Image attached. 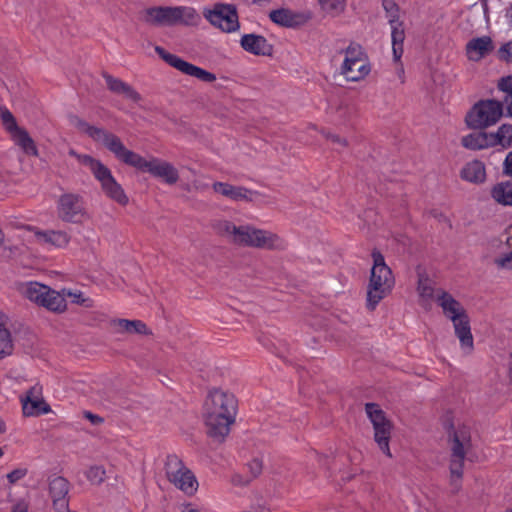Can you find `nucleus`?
<instances>
[{
  "label": "nucleus",
  "mask_w": 512,
  "mask_h": 512,
  "mask_svg": "<svg viewBox=\"0 0 512 512\" xmlns=\"http://www.w3.org/2000/svg\"><path fill=\"white\" fill-rule=\"evenodd\" d=\"M72 124L78 131L105 147L120 162L141 172H147L168 185H174L178 182L179 172L172 163L153 156L146 159L128 149L117 135L103 128L92 126L77 117L72 119Z\"/></svg>",
  "instance_id": "obj_1"
},
{
  "label": "nucleus",
  "mask_w": 512,
  "mask_h": 512,
  "mask_svg": "<svg viewBox=\"0 0 512 512\" xmlns=\"http://www.w3.org/2000/svg\"><path fill=\"white\" fill-rule=\"evenodd\" d=\"M238 401L229 391L213 388L208 391L203 404V418L208 434L216 439H224L235 423Z\"/></svg>",
  "instance_id": "obj_2"
},
{
  "label": "nucleus",
  "mask_w": 512,
  "mask_h": 512,
  "mask_svg": "<svg viewBox=\"0 0 512 512\" xmlns=\"http://www.w3.org/2000/svg\"><path fill=\"white\" fill-rule=\"evenodd\" d=\"M214 229L236 245L263 250H282L286 247L285 240L277 233L252 225L236 226L228 220H220L214 224Z\"/></svg>",
  "instance_id": "obj_3"
},
{
  "label": "nucleus",
  "mask_w": 512,
  "mask_h": 512,
  "mask_svg": "<svg viewBox=\"0 0 512 512\" xmlns=\"http://www.w3.org/2000/svg\"><path fill=\"white\" fill-rule=\"evenodd\" d=\"M436 302L443 315L452 322L455 336L459 340L462 351L470 354L474 349V339L466 309L450 293L443 290L437 292Z\"/></svg>",
  "instance_id": "obj_4"
},
{
  "label": "nucleus",
  "mask_w": 512,
  "mask_h": 512,
  "mask_svg": "<svg viewBox=\"0 0 512 512\" xmlns=\"http://www.w3.org/2000/svg\"><path fill=\"white\" fill-rule=\"evenodd\" d=\"M448 447L450 450V483L457 490L463 477L464 461L471 448L470 429L460 421H453L446 426Z\"/></svg>",
  "instance_id": "obj_5"
},
{
  "label": "nucleus",
  "mask_w": 512,
  "mask_h": 512,
  "mask_svg": "<svg viewBox=\"0 0 512 512\" xmlns=\"http://www.w3.org/2000/svg\"><path fill=\"white\" fill-rule=\"evenodd\" d=\"M69 155L74 157L79 164L89 168L107 198L121 206H126L129 203V198L124 189L115 179L109 167L103 162L91 155L80 154L74 149L69 150Z\"/></svg>",
  "instance_id": "obj_6"
},
{
  "label": "nucleus",
  "mask_w": 512,
  "mask_h": 512,
  "mask_svg": "<svg viewBox=\"0 0 512 512\" xmlns=\"http://www.w3.org/2000/svg\"><path fill=\"white\" fill-rule=\"evenodd\" d=\"M373 266L367 286V308L374 310L376 306L387 297L395 284L392 270L385 263L383 255L374 251L372 253Z\"/></svg>",
  "instance_id": "obj_7"
},
{
  "label": "nucleus",
  "mask_w": 512,
  "mask_h": 512,
  "mask_svg": "<svg viewBox=\"0 0 512 512\" xmlns=\"http://www.w3.org/2000/svg\"><path fill=\"white\" fill-rule=\"evenodd\" d=\"M344 59L340 73L347 81L358 82L371 72V65L363 48L356 43H350L343 51Z\"/></svg>",
  "instance_id": "obj_8"
},
{
  "label": "nucleus",
  "mask_w": 512,
  "mask_h": 512,
  "mask_svg": "<svg viewBox=\"0 0 512 512\" xmlns=\"http://www.w3.org/2000/svg\"><path fill=\"white\" fill-rule=\"evenodd\" d=\"M365 411L373 426L375 443L385 456L392 458L393 455L390 450V439L393 431L392 422L378 404L367 403Z\"/></svg>",
  "instance_id": "obj_9"
},
{
  "label": "nucleus",
  "mask_w": 512,
  "mask_h": 512,
  "mask_svg": "<svg viewBox=\"0 0 512 512\" xmlns=\"http://www.w3.org/2000/svg\"><path fill=\"white\" fill-rule=\"evenodd\" d=\"M502 114L503 108L499 101H480L467 113L465 122L472 129H483L498 122Z\"/></svg>",
  "instance_id": "obj_10"
},
{
  "label": "nucleus",
  "mask_w": 512,
  "mask_h": 512,
  "mask_svg": "<svg viewBox=\"0 0 512 512\" xmlns=\"http://www.w3.org/2000/svg\"><path fill=\"white\" fill-rule=\"evenodd\" d=\"M203 16L212 26L225 33H233L240 28L237 9L232 4L216 3L211 8L206 7Z\"/></svg>",
  "instance_id": "obj_11"
},
{
  "label": "nucleus",
  "mask_w": 512,
  "mask_h": 512,
  "mask_svg": "<svg viewBox=\"0 0 512 512\" xmlns=\"http://www.w3.org/2000/svg\"><path fill=\"white\" fill-rule=\"evenodd\" d=\"M166 475L169 481L186 495H193L198 490V481L194 474L184 466L176 456H168L166 461Z\"/></svg>",
  "instance_id": "obj_12"
},
{
  "label": "nucleus",
  "mask_w": 512,
  "mask_h": 512,
  "mask_svg": "<svg viewBox=\"0 0 512 512\" xmlns=\"http://www.w3.org/2000/svg\"><path fill=\"white\" fill-rule=\"evenodd\" d=\"M155 51L167 64L185 75L194 77L205 83H213L217 79L214 73L187 62L177 55L167 52L160 46H156Z\"/></svg>",
  "instance_id": "obj_13"
},
{
  "label": "nucleus",
  "mask_w": 512,
  "mask_h": 512,
  "mask_svg": "<svg viewBox=\"0 0 512 512\" xmlns=\"http://www.w3.org/2000/svg\"><path fill=\"white\" fill-rule=\"evenodd\" d=\"M58 216L65 222L79 223L88 217L81 196L77 194H64L58 200Z\"/></svg>",
  "instance_id": "obj_14"
},
{
  "label": "nucleus",
  "mask_w": 512,
  "mask_h": 512,
  "mask_svg": "<svg viewBox=\"0 0 512 512\" xmlns=\"http://www.w3.org/2000/svg\"><path fill=\"white\" fill-rule=\"evenodd\" d=\"M241 48L249 54L255 56H270L273 52V46L267 39L259 34H243L240 39Z\"/></svg>",
  "instance_id": "obj_15"
},
{
  "label": "nucleus",
  "mask_w": 512,
  "mask_h": 512,
  "mask_svg": "<svg viewBox=\"0 0 512 512\" xmlns=\"http://www.w3.org/2000/svg\"><path fill=\"white\" fill-rule=\"evenodd\" d=\"M144 23L154 26H173V6H154L141 13Z\"/></svg>",
  "instance_id": "obj_16"
},
{
  "label": "nucleus",
  "mask_w": 512,
  "mask_h": 512,
  "mask_svg": "<svg viewBox=\"0 0 512 512\" xmlns=\"http://www.w3.org/2000/svg\"><path fill=\"white\" fill-rule=\"evenodd\" d=\"M69 483L60 476L54 477L49 482V493L53 506L57 512H65L68 508Z\"/></svg>",
  "instance_id": "obj_17"
},
{
  "label": "nucleus",
  "mask_w": 512,
  "mask_h": 512,
  "mask_svg": "<svg viewBox=\"0 0 512 512\" xmlns=\"http://www.w3.org/2000/svg\"><path fill=\"white\" fill-rule=\"evenodd\" d=\"M495 46L489 36L475 37L469 40L465 47L468 60L478 62L489 55Z\"/></svg>",
  "instance_id": "obj_18"
},
{
  "label": "nucleus",
  "mask_w": 512,
  "mask_h": 512,
  "mask_svg": "<svg viewBox=\"0 0 512 512\" xmlns=\"http://www.w3.org/2000/svg\"><path fill=\"white\" fill-rule=\"evenodd\" d=\"M213 190L233 201H255L258 193L241 186H234L224 182H215Z\"/></svg>",
  "instance_id": "obj_19"
},
{
  "label": "nucleus",
  "mask_w": 512,
  "mask_h": 512,
  "mask_svg": "<svg viewBox=\"0 0 512 512\" xmlns=\"http://www.w3.org/2000/svg\"><path fill=\"white\" fill-rule=\"evenodd\" d=\"M22 409L26 416H38L50 411L49 405L40 396L38 387H32L22 399Z\"/></svg>",
  "instance_id": "obj_20"
},
{
  "label": "nucleus",
  "mask_w": 512,
  "mask_h": 512,
  "mask_svg": "<svg viewBox=\"0 0 512 512\" xmlns=\"http://www.w3.org/2000/svg\"><path fill=\"white\" fill-rule=\"evenodd\" d=\"M36 241L45 247L64 248L70 242V236L65 231L60 230H38L32 229Z\"/></svg>",
  "instance_id": "obj_21"
},
{
  "label": "nucleus",
  "mask_w": 512,
  "mask_h": 512,
  "mask_svg": "<svg viewBox=\"0 0 512 512\" xmlns=\"http://www.w3.org/2000/svg\"><path fill=\"white\" fill-rule=\"evenodd\" d=\"M460 178L472 184H482L486 180V167L480 160H471L463 165Z\"/></svg>",
  "instance_id": "obj_22"
},
{
  "label": "nucleus",
  "mask_w": 512,
  "mask_h": 512,
  "mask_svg": "<svg viewBox=\"0 0 512 512\" xmlns=\"http://www.w3.org/2000/svg\"><path fill=\"white\" fill-rule=\"evenodd\" d=\"M201 16L192 6H173V26H196L200 23Z\"/></svg>",
  "instance_id": "obj_23"
},
{
  "label": "nucleus",
  "mask_w": 512,
  "mask_h": 512,
  "mask_svg": "<svg viewBox=\"0 0 512 512\" xmlns=\"http://www.w3.org/2000/svg\"><path fill=\"white\" fill-rule=\"evenodd\" d=\"M112 326L116 333L126 335H148L150 331L146 324L141 320L115 319Z\"/></svg>",
  "instance_id": "obj_24"
},
{
  "label": "nucleus",
  "mask_w": 512,
  "mask_h": 512,
  "mask_svg": "<svg viewBox=\"0 0 512 512\" xmlns=\"http://www.w3.org/2000/svg\"><path fill=\"white\" fill-rule=\"evenodd\" d=\"M490 196L499 205L512 206V181L505 180L492 185Z\"/></svg>",
  "instance_id": "obj_25"
},
{
  "label": "nucleus",
  "mask_w": 512,
  "mask_h": 512,
  "mask_svg": "<svg viewBox=\"0 0 512 512\" xmlns=\"http://www.w3.org/2000/svg\"><path fill=\"white\" fill-rule=\"evenodd\" d=\"M494 138L490 135V133L486 132H476L465 135L461 139V144L463 147L470 150H481L488 147H492V140Z\"/></svg>",
  "instance_id": "obj_26"
},
{
  "label": "nucleus",
  "mask_w": 512,
  "mask_h": 512,
  "mask_svg": "<svg viewBox=\"0 0 512 512\" xmlns=\"http://www.w3.org/2000/svg\"><path fill=\"white\" fill-rule=\"evenodd\" d=\"M64 292L65 289H63L61 292H58L48 287V293L45 294L43 297V302H41L39 305L53 312H64L67 308Z\"/></svg>",
  "instance_id": "obj_27"
},
{
  "label": "nucleus",
  "mask_w": 512,
  "mask_h": 512,
  "mask_svg": "<svg viewBox=\"0 0 512 512\" xmlns=\"http://www.w3.org/2000/svg\"><path fill=\"white\" fill-rule=\"evenodd\" d=\"M10 137L14 143L23 150L25 154L35 157L38 156L39 153L37 146L25 129L19 128L14 133H12Z\"/></svg>",
  "instance_id": "obj_28"
},
{
  "label": "nucleus",
  "mask_w": 512,
  "mask_h": 512,
  "mask_svg": "<svg viewBox=\"0 0 512 512\" xmlns=\"http://www.w3.org/2000/svg\"><path fill=\"white\" fill-rule=\"evenodd\" d=\"M391 26V38H392V52L393 59L395 62H400L403 55V43L405 40V31L402 22L390 24Z\"/></svg>",
  "instance_id": "obj_29"
},
{
  "label": "nucleus",
  "mask_w": 512,
  "mask_h": 512,
  "mask_svg": "<svg viewBox=\"0 0 512 512\" xmlns=\"http://www.w3.org/2000/svg\"><path fill=\"white\" fill-rule=\"evenodd\" d=\"M21 293L30 301L40 304L48 293V286L38 282H27L22 285Z\"/></svg>",
  "instance_id": "obj_30"
},
{
  "label": "nucleus",
  "mask_w": 512,
  "mask_h": 512,
  "mask_svg": "<svg viewBox=\"0 0 512 512\" xmlns=\"http://www.w3.org/2000/svg\"><path fill=\"white\" fill-rule=\"evenodd\" d=\"M494 138L492 146L501 145L503 148H507L512 145V125L503 124L501 125L496 133H490Z\"/></svg>",
  "instance_id": "obj_31"
},
{
  "label": "nucleus",
  "mask_w": 512,
  "mask_h": 512,
  "mask_svg": "<svg viewBox=\"0 0 512 512\" xmlns=\"http://www.w3.org/2000/svg\"><path fill=\"white\" fill-rule=\"evenodd\" d=\"M13 352V341L11 333L6 324L0 321V359H3Z\"/></svg>",
  "instance_id": "obj_32"
},
{
  "label": "nucleus",
  "mask_w": 512,
  "mask_h": 512,
  "mask_svg": "<svg viewBox=\"0 0 512 512\" xmlns=\"http://www.w3.org/2000/svg\"><path fill=\"white\" fill-rule=\"evenodd\" d=\"M318 3L321 10L331 17L341 15L346 7L345 0H318Z\"/></svg>",
  "instance_id": "obj_33"
},
{
  "label": "nucleus",
  "mask_w": 512,
  "mask_h": 512,
  "mask_svg": "<svg viewBox=\"0 0 512 512\" xmlns=\"http://www.w3.org/2000/svg\"><path fill=\"white\" fill-rule=\"evenodd\" d=\"M418 295L424 300H430L434 295V288L432 281L424 274L418 275V285H417Z\"/></svg>",
  "instance_id": "obj_34"
},
{
  "label": "nucleus",
  "mask_w": 512,
  "mask_h": 512,
  "mask_svg": "<svg viewBox=\"0 0 512 512\" xmlns=\"http://www.w3.org/2000/svg\"><path fill=\"white\" fill-rule=\"evenodd\" d=\"M269 16L274 23L284 27H291L294 24V15L286 9L273 10Z\"/></svg>",
  "instance_id": "obj_35"
},
{
  "label": "nucleus",
  "mask_w": 512,
  "mask_h": 512,
  "mask_svg": "<svg viewBox=\"0 0 512 512\" xmlns=\"http://www.w3.org/2000/svg\"><path fill=\"white\" fill-rule=\"evenodd\" d=\"M86 478L94 485L101 484L106 477V471L103 466L94 465L87 469Z\"/></svg>",
  "instance_id": "obj_36"
},
{
  "label": "nucleus",
  "mask_w": 512,
  "mask_h": 512,
  "mask_svg": "<svg viewBox=\"0 0 512 512\" xmlns=\"http://www.w3.org/2000/svg\"><path fill=\"white\" fill-rule=\"evenodd\" d=\"M382 6L385 10L389 24L401 22L399 20V7L394 0H383Z\"/></svg>",
  "instance_id": "obj_37"
},
{
  "label": "nucleus",
  "mask_w": 512,
  "mask_h": 512,
  "mask_svg": "<svg viewBox=\"0 0 512 512\" xmlns=\"http://www.w3.org/2000/svg\"><path fill=\"white\" fill-rule=\"evenodd\" d=\"M70 297L72 303L86 307L91 308L93 307V300L89 297H86L84 293L81 291H71V290H65L64 292V298Z\"/></svg>",
  "instance_id": "obj_38"
},
{
  "label": "nucleus",
  "mask_w": 512,
  "mask_h": 512,
  "mask_svg": "<svg viewBox=\"0 0 512 512\" xmlns=\"http://www.w3.org/2000/svg\"><path fill=\"white\" fill-rule=\"evenodd\" d=\"M0 116H1L2 124L5 128V130L10 135L20 128L17 125L15 117L12 115V113L7 108L0 109Z\"/></svg>",
  "instance_id": "obj_39"
},
{
  "label": "nucleus",
  "mask_w": 512,
  "mask_h": 512,
  "mask_svg": "<svg viewBox=\"0 0 512 512\" xmlns=\"http://www.w3.org/2000/svg\"><path fill=\"white\" fill-rule=\"evenodd\" d=\"M104 79L109 90L116 94H120L126 84V82L122 81L121 79L115 78L108 74L104 75Z\"/></svg>",
  "instance_id": "obj_40"
},
{
  "label": "nucleus",
  "mask_w": 512,
  "mask_h": 512,
  "mask_svg": "<svg viewBox=\"0 0 512 512\" xmlns=\"http://www.w3.org/2000/svg\"><path fill=\"white\" fill-rule=\"evenodd\" d=\"M494 263L499 269L512 270V251L499 255Z\"/></svg>",
  "instance_id": "obj_41"
},
{
  "label": "nucleus",
  "mask_w": 512,
  "mask_h": 512,
  "mask_svg": "<svg viewBox=\"0 0 512 512\" xmlns=\"http://www.w3.org/2000/svg\"><path fill=\"white\" fill-rule=\"evenodd\" d=\"M248 471L250 472V479L259 476L263 469V463L260 459L255 458L247 464Z\"/></svg>",
  "instance_id": "obj_42"
},
{
  "label": "nucleus",
  "mask_w": 512,
  "mask_h": 512,
  "mask_svg": "<svg viewBox=\"0 0 512 512\" xmlns=\"http://www.w3.org/2000/svg\"><path fill=\"white\" fill-rule=\"evenodd\" d=\"M120 94L135 103L140 102L142 99L141 95L128 83L125 84Z\"/></svg>",
  "instance_id": "obj_43"
},
{
  "label": "nucleus",
  "mask_w": 512,
  "mask_h": 512,
  "mask_svg": "<svg viewBox=\"0 0 512 512\" xmlns=\"http://www.w3.org/2000/svg\"><path fill=\"white\" fill-rule=\"evenodd\" d=\"M499 57L507 62H512V41L504 44L499 49Z\"/></svg>",
  "instance_id": "obj_44"
},
{
  "label": "nucleus",
  "mask_w": 512,
  "mask_h": 512,
  "mask_svg": "<svg viewBox=\"0 0 512 512\" xmlns=\"http://www.w3.org/2000/svg\"><path fill=\"white\" fill-rule=\"evenodd\" d=\"M325 137L328 140H330L333 144L338 145L342 148L346 147L348 144L346 139H344L338 135H335V134L327 133V134H325Z\"/></svg>",
  "instance_id": "obj_45"
},
{
  "label": "nucleus",
  "mask_w": 512,
  "mask_h": 512,
  "mask_svg": "<svg viewBox=\"0 0 512 512\" xmlns=\"http://www.w3.org/2000/svg\"><path fill=\"white\" fill-rule=\"evenodd\" d=\"M29 504L26 500L16 501L11 509V512H28Z\"/></svg>",
  "instance_id": "obj_46"
},
{
  "label": "nucleus",
  "mask_w": 512,
  "mask_h": 512,
  "mask_svg": "<svg viewBox=\"0 0 512 512\" xmlns=\"http://www.w3.org/2000/svg\"><path fill=\"white\" fill-rule=\"evenodd\" d=\"M503 173L512 177V151L509 152L503 163Z\"/></svg>",
  "instance_id": "obj_47"
},
{
  "label": "nucleus",
  "mask_w": 512,
  "mask_h": 512,
  "mask_svg": "<svg viewBox=\"0 0 512 512\" xmlns=\"http://www.w3.org/2000/svg\"><path fill=\"white\" fill-rule=\"evenodd\" d=\"M26 472L22 469L14 470L7 475V479L10 483H15L18 480L22 479L25 476Z\"/></svg>",
  "instance_id": "obj_48"
},
{
  "label": "nucleus",
  "mask_w": 512,
  "mask_h": 512,
  "mask_svg": "<svg viewBox=\"0 0 512 512\" xmlns=\"http://www.w3.org/2000/svg\"><path fill=\"white\" fill-rule=\"evenodd\" d=\"M83 416L94 425H99V424L103 423L102 417H100L96 414H93L90 411H84Z\"/></svg>",
  "instance_id": "obj_49"
},
{
  "label": "nucleus",
  "mask_w": 512,
  "mask_h": 512,
  "mask_svg": "<svg viewBox=\"0 0 512 512\" xmlns=\"http://www.w3.org/2000/svg\"><path fill=\"white\" fill-rule=\"evenodd\" d=\"M251 481L250 477H243L239 474H235L232 476V479H231V482L234 484V485H237V486H244V485H247L249 482Z\"/></svg>",
  "instance_id": "obj_50"
},
{
  "label": "nucleus",
  "mask_w": 512,
  "mask_h": 512,
  "mask_svg": "<svg viewBox=\"0 0 512 512\" xmlns=\"http://www.w3.org/2000/svg\"><path fill=\"white\" fill-rule=\"evenodd\" d=\"M180 512H201L196 506L192 504H186L181 507Z\"/></svg>",
  "instance_id": "obj_51"
},
{
  "label": "nucleus",
  "mask_w": 512,
  "mask_h": 512,
  "mask_svg": "<svg viewBox=\"0 0 512 512\" xmlns=\"http://www.w3.org/2000/svg\"><path fill=\"white\" fill-rule=\"evenodd\" d=\"M504 102L506 103L508 114L512 117V110H511V107H512V94L509 95V96H505Z\"/></svg>",
  "instance_id": "obj_52"
},
{
  "label": "nucleus",
  "mask_w": 512,
  "mask_h": 512,
  "mask_svg": "<svg viewBox=\"0 0 512 512\" xmlns=\"http://www.w3.org/2000/svg\"><path fill=\"white\" fill-rule=\"evenodd\" d=\"M505 17H506V19L508 21L509 26L512 28V3L506 9Z\"/></svg>",
  "instance_id": "obj_53"
},
{
  "label": "nucleus",
  "mask_w": 512,
  "mask_h": 512,
  "mask_svg": "<svg viewBox=\"0 0 512 512\" xmlns=\"http://www.w3.org/2000/svg\"><path fill=\"white\" fill-rule=\"evenodd\" d=\"M5 431V424L0 420V433Z\"/></svg>",
  "instance_id": "obj_54"
},
{
  "label": "nucleus",
  "mask_w": 512,
  "mask_h": 512,
  "mask_svg": "<svg viewBox=\"0 0 512 512\" xmlns=\"http://www.w3.org/2000/svg\"><path fill=\"white\" fill-rule=\"evenodd\" d=\"M398 70H399V73H400V74H403V73H404V69H403V67H402V65H401V64L399 65Z\"/></svg>",
  "instance_id": "obj_55"
},
{
  "label": "nucleus",
  "mask_w": 512,
  "mask_h": 512,
  "mask_svg": "<svg viewBox=\"0 0 512 512\" xmlns=\"http://www.w3.org/2000/svg\"><path fill=\"white\" fill-rule=\"evenodd\" d=\"M3 455V451L2 449L0 448V457Z\"/></svg>",
  "instance_id": "obj_56"
},
{
  "label": "nucleus",
  "mask_w": 512,
  "mask_h": 512,
  "mask_svg": "<svg viewBox=\"0 0 512 512\" xmlns=\"http://www.w3.org/2000/svg\"><path fill=\"white\" fill-rule=\"evenodd\" d=\"M504 512H512V509H507Z\"/></svg>",
  "instance_id": "obj_57"
}]
</instances>
